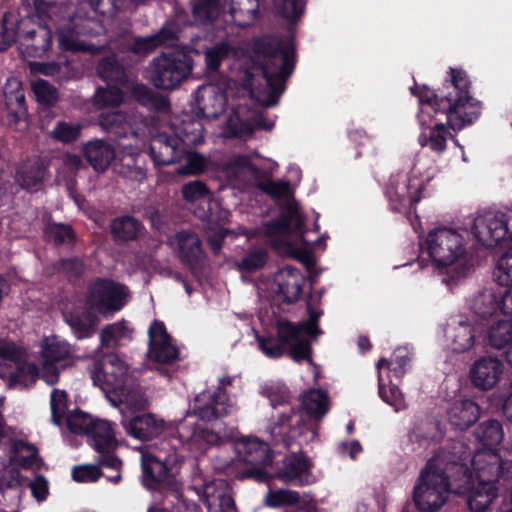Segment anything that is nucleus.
Returning a JSON list of instances; mask_svg holds the SVG:
<instances>
[{"mask_svg": "<svg viewBox=\"0 0 512 512\" xmlns=\"http://www.w3.org/2000/svg\"><path fill=\"white\" fill-rule=\"evenodd\" d=\"M268 260V253L264 248H255L248 251L237 263L242 272L252 273L262 269Z\"/></svg>", "mask_w": 512, "mask_h": 512, "instance_id": "49", "label": "nucleus"}, {"mask_svg": "<svg viewBox=\"0 0 512 512\" xmlns=\"http://www.w3.org/2000/svg\"><path fill=\"white\" fill-rule=\"evenodd\" d=\"M460 469L464 473V485L456 489L455 493L467 494V504L472 512H486L498 496L497 486L474 481L462 466Z\"/></svg>", "mask_w": 512, "mask_h": 512, "instance_id": "18", "label": "nucleus"}, {"mask_svg": "<svg viewBox=\"0 0 512 512\" xmlns=\"http://www.w3.org/2000/svg\"><path fill=\"white\" fill-rule=\"evenodd\" d=\"M84 153L87 161L97 172H104L115 159L113 146L99 139L87 143Z\"/></svg>", "mask_w": 512, "mask_h": 512, "instance_id": "32", "label": "nucleus"}, {"mask_svg": "<svg viewBox=\"0 0 512 512\" xmlns=\"http://www.w3.org/2000/svg\"><path fill=\"white\" fill-rule=\"evenodd\" d=\"M447 417L455 428L465 430L479 419L480 408L471 400L456 401L447 411Z\"/></svg>", "mask_w": 512, "mask_h": 512, "instance_id": "29", "label": "nucleus"}, {"mask_svg": "<svg viewBox=\"0 0 512 512\" xmlns=\"http://www.w3.org/2000/svg\"><path fill=\"white\" fill-rule=\"evenodd\" d=\"M12 369L8 364L0 362V378L9 388H29L41 378V368L27 359L15 364Z\"/></svg>", "mask_w": 512, "mask_h": 512, "instance_id": "22", "label": "nucleus"}, {"mask_svg": "<svg viewBox=\"0 0 512 512\" xmlns=\"http://www.w3.org/2000/svg\"><path fill=\"white\" fill-rule=\"evenodd\" d=\"M223 170L231 180H243L253 184L261 173L246 155H234L224 164Z\"/></svg>", "mask_w": 512, "mask_h": 512, "instance_id": "33", "label": "nucleus"}, {"mask_svg": "<svg viewBox=\"0 0 512 512\" xmlns=\"http://www.w3.org/2000/svg\"><path fill=\"white\" fill-rule=\"evenodd\" d=\"M319 314L312 312L304 323L293 324L288 321L278 322V335L283 342L291 346V358L294 361H312L311 340L321 333L318 328Z\"/></svg>", "mask_w": 512, "mask_h": 512, "instance_id": "9", "label": "nucleus"}, {"mask_svg": "<svg viewBox=\"0 0 512 512\" xmlns=\"http://www.w3.org/2000/svg\"><path fill=\"white\" fill-rule=\"evenodd\" d=\"M132 330L125 321L116 322L105 326L100 334L101 345L106 348H116L123 339H130Z\"/></svg>", "mask_w": 512, "mask_h": 512, "instance_id": "40", "label": "nucleus"}, {"mask_svg": "<svg viewBox=\"0 0 512 512\" xmlns=\"http://www.w3.org/2000/svg\"><path fill=\"white\" fill-rule=\"evenodd\" d=\"M110 43L122 52L131 51L137 55H146L156 48V41L152 36L132 40L128 35H124L122 36L119 45L113 40H111Z\"/></svg>", "mask_w": 512, "mask_h": 512, "instance_id": "46", "label": "nucleus"}, {"mask_svg": "<svg viewBox=\"0 0 512 512\" xmlns=\"http://www.w3.org/2000/svg\"><path fill=\"white\" fill-rule=\"evenodd\" d=\"M98 123L102 130L115 139L125 137L131 131L128 115L121 110L101 113Z\"/></svg>", "mask_w": 512, "mask_h": 512, "instance_id": "34", "label": "nucleus"}, {"mask_svg": "<svg viewBox=\"0 0 512 512\" xmlns=\"http://www.w3.org/2000/svg\"><path fill=\"white\" fill-rule=\"evenodd\" d=\"M133 97L142 105L155 109H163L167 106L164 97L154 92L143 84H137L132 89Z\"/></svg>", "mask_w": 512, "mask_h": 512, "instance_id": "51", "label": "nucleus"}, {"mask_svg": "<svg viewBox=\"0 0 512 512\" xmlns=\"http://www.w3.org/2000/svg\"><path fill=\"white\" fill-rule=\"evenodd\" d=\"M474 481L495 484L499 479L512 478V460H502L495 452L486 451L475 455L472 461Z\"/></svg>", "mask_w": 512, "mask_h": 512, "instance_id": "13", "label": "nucleus"}, {"mask_svg": "<svg viewBox=\"0 0 512 512\" xmlns=\"http://www.w3.org/2000/svg\"><path fill=\"white\" fill-rule=\"evenodd\" d=\"M16 452V461L23 468H38L40 458L37 449L23 441H18L14 445Z\"/></svg>", "mask_w": 512, "mask_h": 512, "instance_id": "56", "label": "nucleus"}, {"mask_svg": "<svg viewBox=\"0 0 512 512\" xmlns=\"http://www.w3.org/2000/svg\"><path fill=\"white\" fill-rule=\"evenodd\" d=\"M45 235L55 245H71L75 241L72 228L65 224H48L45 228Z\"/></svg>", "mask_w": 512, "mask_h": 512, "instance_id": "53", "label": "nucleus"}, {"mask_svg": "<svg viewBox=\"0 0 512 512\" xmlns=\"http://www.w3.org/2000/svg\"><path fill=\"white\" fill-rule=\"evenodd\" d=\"M48 164L41 158L29 159L15 173V182L27 191H37L48 175Z\"/></svg>", "mask_w": 512, "mask_h": 512, "instance_id": "25", "label": "nucleus"}, {"mask_svg": "<svg viewBox=\"0 0 512 512\" xmlns=\"http://www.w3.org/2000/svg\"><path fill=\"white\" fill-rule=\"evenodd\" d=\"M308 469L309 463L304 456L292 454L284 460L283 467L275 477L286 483L299 481L302 484V476Z\"/></svg>", "mask_w": 512, "mask_h": 512, "instance_id": "36", "label": "nucleus"}, {"mask_svg": "<svg viewBox=\"0 0 512 512\" xmlns=\"http://www.w3.org/2000/svg\"><path fill=\"white\" fill-rule=\"evenodd\" d=\"M253 132V126L240 119L237 111L231 113L226 121L225 125V136L227 137H247Z\"/></svg>", "mask_w": 512, "mask_h": 512, "instance_id": "63", "label": "nucleus"}, {"mask_svg": "<svg viewBox=\"0 0 512 512\" xmlns=\"http://www.w3.org/2000/svg\"><path fill=\"white\" fill-rule=\"evenodd\" d=\"M192 13L201 23L215 21L223 10L221 0H192Z\"/></svg>", "mask_w": 512, "mask_h": 512, "instance_id": "43", "label": "nucleus"}, {"mask_svg": "<svg viewBox=\"0 0 512 512\" xmlns=\"http://www.w3.org/2000/svg\"><path fill=\"white\" fill-rule=\"evenodd\" d=\"M128 368L115 354H109L93 364L92 379L105 391H117L127 383Z\"/></svg>", "mask_w": 512, "mask_h": 512, "instance_id": "15", "label": "nucleus"}, {"mask_svg": "<svg viewBox=\"0 0 512 512\" xmlns=\"http://www.w3.org/2000/svg\"><path fill=\"white\" fill-rule=\"evenodd\" d=\"M92 309L89 305L75 307L65 316L67 324L78 338L89 336L98 324L99 318Z\"/></svg>", "mask_w": 512, "mask_h": 512, "instance_id": "30", "label": "nucleus"}, {"mask_svg": "<svg viewBox=\"0 0 512 512\" xmlns=\"http://www.w3.org/2000/svg\"><path fill=\"white\" fill-rule=\"evenodd\" d=\"M126 430L133 437L148 441L158 437L164 431V421L152 414L139 415L129 421Z\"/></svg>", "mask_w": 512, "mask_h": 512, "instance_id": "26", "label": "nucleus"}, {"mask_svg": "<svg viewBox=\"0 0 512 512\" xmlns=\"http://www.w3.org/2000/svg\"><path fill=\"white\" fill-rule=\"evenodd\" d=\"M229 12L237 26H250L258 15L259 0H231Z\"/></svg>", "mask_w": 512, "mask_h": 512, "instance_id": "35", "label": "nucleus"}, {"mask_svg": "<svg viewBox=\"0 0 512 512\" xmlns=\"http://www.w3.org/2000/svg\"><path fill=\"white\" fill-rule=\"evenodd\" d=\"M176 433L190 450L198 452H203L208 446L221 442V437L216 432L197 424L190 418H185L178 424Z\"/></svg>", "mask_w": 512, "mask_h": 512, "instance_id": "19", "label": "nucleus"}, {"mask_svg": "<svg viewBox=\"0 0 512 512\" xmlns=\"http://www.w3.org/2000/svg\"><path fill=\"white\" fill-rule=\"evenodd\" d=\"M128 295L129 292L124 285L112 280L100 279L91 285L87 305L103 315H109L122 309Z\"/></svg>", "mask_w": 512, "mask_h": 512, "instance_id": "12", "label": "nucleus"}, {"mask_svg": "<svg viewBox=\"0 0 512 512\" xmlns=\"http://www.w3.org/2000/svg\"><path fill=\"white\" fill-rule=\"evenodd\" d=\"M32 90L36 96L37 101L45 106H53L59 99L57 88L46 80H35L32 83Z\"/></svg>", "mask_w": 512, "mask_h": 512, "instance_id": "58", "label": "nucleus"}, {"mask_svg": "<svg viewBox=\"0 0 512 512\" xmlns=\"http://www.w3.org/2000/svg\"><path fill=\"white\" fill-rule=\"evenodd\" d=\"M149 351L151 360L168 364L178 357L176 347L171 343L163 322L155 320L149 328Z\"/></svg>", "mask_w": 512, "mask_h": 512, "instance_id": "21", "label": "nucleus"}, {"mask_svg": "<svg viewBox=\"0 0 512 512\" xmlns=\"http://www.w3.org/2000/svg\"><path fill=\"white\" fill-rule=\"evenodd\" d=\"M64 421L72 433L88 435L96 420L87 413L76 410L69 412Z\"/></svg>", "mask_w": 512, "mask_h": 512, "instance_id": "55", "label": "nucleus"}, {"mask_svg": "<svg viewBox=\"0 0 512 512\" xmlns=\"http://www.w3.org/2000/svg\"><path fill=\"white\" fill-rule=\"evenodd\" d=\"M119 173L133 181H142L146 178V171L139 159L132 155L124 156L119 165Z\"/></svg>", "mask_w": 512, "mask_h": 512, "instance_id": "60", "label": "nucleus"}, {"mask_svg": "<svg viewBox=\"0 0 512 512\" xmlns=\"http://www.w3.org/2000/svg\"><path fill=\"white\" fill-rule=\"evenodd\" d=\"M51 30L40 24H32L30 20H20L19 48L29 57H42L51 47Z\"/></svg>", "mask_w": 512, "mask_h": 512, "instance_id": "16", "label": "nucleus"}, {"mask_svg": "<svg viewBox=\"0 0 512 512\" xmlns=\"http://www.w3.org/2000/svg\"><path fill=\"white\" fill-rule=\"evenodd\" d=\"M502 373L501 361L493 357H483L471 367L470 378L476 388L489 390L499 382Z\"/></svg>", "mask_w": 512, "mask_h": 512, "instance_id": "23", "label": "nucleus"}, {"mask_svg": "<svg viewBox=\"0 0 512 512\" xmlns=\"http://www.w3.org/2000/svg\"><path fill=\"white\" fill-rule=\"evenodd\" d=\"M229 407L228 395L218 387L213 393L203 392L195 397L193 413L199 419L211 422L227 415Z\"/></svg>", "mask_w": 512, "mask_h": 512, "instance_id": "20", "label": "nucleus"}, {"mask_svg": "<svg viewBox=\"0 0 512 512\" xmlns=\"http://www.w3.org/2000/svg\"><path fill=\"white\" fill-rule=\"evenodd\" d=\"M500 307L496 295L491 291L479 293L473 300L472 309L482 318L493 315Z\"/></svg>", "mask_w": 512, "mask_h": 512, "instance_id": "50", "label": "nucleus"}, {"mask_svg": "<svg viewBox=\"0 0 512 512\" xmlns=\"http://www.w3.org/2000/svg\"><path fill=\"white\" fill-rule=\"evenodd\" d=\"M229 82L223 79L217 83H208L198 88L196 94L197 115L208 120L217 119L226 109V89Z\"/></svg>", "mask_w": 512, "mask_h": 512, "instance_id": "14", "label": "nucleus"}, {"mask_svg": "<svg viewBox=\"0 0 512 512\" xmlns=\"http://www.w3.org/2000/svg\"><path fill=\"white\" fill-rule=\"evenodd\" d=\"M230 46L225 42H219L208 47L204 51V60L208 72L218 71L222 61L227 58Z\"/></svg>", "mask_w": 512, "mask_h": 512, "instance_id": "54", "label": "nucleus"}, {"mask_svg": "<svg viewBox=\"0 0 512 512\" xmlns=\"http://www.w3.org/2000/svg\"><path fill=\"white\" fill-rule=\"evenodd\" d=\"M178 139L160 134L150 143V154L157 165H170L179 159Z\"/></svg>", "mask_w": 512, "mask_h": 512, "instance_id": "31", "label": "nucleus"}, {"mask_svg": "<svg viewBox=\"0 0 512 512\" xmlns=\"http://www.w3.org/2000/svg\"><path fill=\"white\" fill-rule=\"evenodd\" d=\"M280 407L268 431L272 444L289 448L297 441L309 443L315 439L319 422L329 410V399L326 392L311 390L302 395L299 408L285 402Z\"/></svg>", "mask_w": 512, "mask_h": 512, "instance_id": "1", "label": "nucleus"}, {"mask_svg": "<svg viewBox=\"0 0 512 512\" xmlns=\"http://www.w3.org/2000/svg\"><path fill=\"white\" fill-rule=\"evenodd\" d=\"M20 20L11 12H5L0 23V51L6 50L19 37Z\"/></svg>", "mask_w": 512, "mask_h": 512, "instance_id": "48", "label": "nucleus"}, {"mask_svg": "<svg viewBox=\"0 0 512 512\" xmlns=\"http://www.w3.org/2000/svg\"><path fill=\"white\" fill-rule=\"evenodd\" d=\"M254 185L278 201L280 215L277 219L264 224V233L270 238L271 245L279 251L290 250L294 243L292 234H298L304 227V219L298 211L289 182L273 181L264 178L261 172Z\"/></svg>", "mask_w": 512, "mask_h": 512, "instance_id": "4", "label": "nucleus"}, {"mask_svg": "<svg viewBox=\"0 0 512 512\" xmlns=\"http://www.w3.org/2000/svg\"><path fill=\"white\" fill-rule=\"evenodd\" d=\"M462 442H453L428 460L413 489V501L421 512H435L447 501L451 486L447 471L464 459Z\"/></svg>", "mask_w": 512, "mask_h": 512, "instance_id": "3", "label": "nucleus"}, {"mask_svg": "<svg viewBox=\"0 0 512 512\" xmlns=\"http://www.w3.org/2000/svg\"><path fill=\"white\" fill-rule=\"evenodd\" d=\"M303 284L302 273L296 268L286 266L275 274L271 292L276 301L290 305L300 299Z\"/></svg>", "mask_w": 512, "mask_h": 512, "instance_id": "17", "label": "nucleus"}, {"mask_svg": "<svg viewBox=\"0 0 512 512\" xmlns=\"http://www.w3.org/2000/svg\"><path fill=\"white\" fill-rule=\"evenodd\" d=\"M109 227L112 240L118 245L137 240L144 229L138 219L129 215L114 218Z\"/></svg>", "mask_w": 512, "mask_h": 512, "instance_id": "27", "label": "nucleus"}, {"mask_svg": "<svg viewBox=\"0 0 512 512\" xmlns=\"http://www.w3.org/2000/svg\"><path fill=\"white\" fill-rule=\"evenodd\" d=\"M39 346L41 379L54 385L59 381L61 370L73 365L72 348L55 335L44 337Z\"/></svg>", "mask_w": 512, "mask_h": 512, "instance_id": "11", "label": "nucleus"}, {"mask_svg": "<svg viewBox=\"0 0 512 512\" xmlns=\"http://www.w3.org/2000/svg\"><path fill=\"white\" fill-rule=\"evenodd\" d=\"M258 344L261 351L268 357L278 358L282 356L286 351L291 357L290 344L283 342L278 334L277 339L272 337H258Z\"/></svg>", "mask_w": 512, "mask_h": 512, "instance_id": "61", "label": "nucleus"}, {"mask_svg": "<svg viewBox=\"0 0 512 512\" xmlns=\"http://www.w3.org/2000/svg\"><path fill=\"white\" fill-rule=\"evenodd\" d=\"M27 350L24 346L10 340L0 339L1 362L10 361L15 364L27 359Z\"/></svg>", "mask_w": 512, "mask_h": 512, "instance_id": "62", "label": "nucleus"}, {"mask_svg": "<svg viewBox=\"0 0 512 512\" xmlns=\"http://www.w3.org/2000/svg\"><path fill=\"white\" fill-rule=\"evenodd\" d=\"M450 338L454 352H465L474 344L475 334L473 327L467 322H459L452 328Z\"/></svg>", "mask_w": 512, "mask_h": 512, "instance_id": "39", "label": "nucleus"}, {"mask_svg": "<svg viewBox=\"0 0 512 512\" xmlns=\"http://www.w3.org/2000/svg\"><path fill=\"white\" fill-rule=\"evenodd\" d=\"M430 256L440 266L456 264L454 270L458 276H465L470 270L464 260L463 238L453 229L438 228L431 231L427 237Z\"/></svg>", "mask_w": 512, "mask_h": 512, "instance_id": "5", "label": "nucleus"}, {"mask_svg": "<svg viewBox=\"0 0 512 512\" xmlns=\"http://www.w3.org/2000/svg\"><path fill=\"white\" fill-rule=\"evenodd\" d=\"M486 235L485 241L488 245L499 243L508 234L507 222L505 215H494L486 220Z\"/></svg>", "mask_w": 512, "mask_h": 512, "instance_id": "52", "label": "nucleus"}, {"mask_svg": "<svg viewBox=\"0 0 512 512\" xmlns=\"http://www.w3.org/2000/svg\"><path fill=\"white\" fill-rule=\"evenodd\" d=\"M251 65L247 67L244 84L252 95L278 97L294 68L293 54L275 37L255 41Z\"/></svg>", "mask_w": 512, "mask_h": 512, "instance_id": "2", "label": "nucleus"}, {"mask_svg": "<svg viewBox=\"0 0 512 512\" xmlns=\"http://www.w3.org/2000/svg\"><path fill=\"white\" fill-rule=\"evenodd\" d=\"M512 343V320H499L488 331V344L495 349H502Z\"/></svg>", "mask_w": 512, "mask_h": 512, "instance_id": "42", "label": "nucleus"}, {"mask_svg": "<svg viewBox=\"0 0 512 512\" xmlns=\"http://www.w3.org/2000/svg\"><path fill=\"white\" fill-rule=\"evenodd\" d=\"M181 461V457L176 453L149 456L143 464V469L154 481L163 482L174 474V469Z\"/></svg>", "mask_w": 512, "mask_h": 512, "instance_id": "28", "label": "nucleus"}, {"mask_svg": "<svg viewBox=\"0 0 512 512\" xmlns=\"http://www.w3.org/2000/svg\"><path fill=\"white\" fill-rule=\"evenodd\" d=\"M447 135L445 125L440 123L430 129L429 134L421 135L419 141L422 146H428L434 151L442 152L446 148Z\"/></svg>", "mask_w": 512, "mask_h": 512, "instance_id": "57", "label": "nucleus"}, {"mask_svg": "<svg viewBox=\"0 0 512 512\" xmlns=\"http://www.w3.org/2000/svg\"><path fill=\"white\" fill-rule=\"evenodd\" d=\"M475 436L483 445L495 446L503 440L504 432L498 420L489 419L476 428Z\"/></svg>", "mask_w": 512, "mask_h": 512, "instance_id": "41", "label": "nucleus"}, {"mask_svg": "<svg viewBox=\"0 0 512 512\" xmlns=\"http://www.w3.org/2000/svg\"><path fill=\"white\" fill-rule=\"evenodd\" d=\"M243 460L256 467H265L272 462L268 445L259 440H248L242 448Z\"/></svg>", "mask_w": 512, "mask_h": 512, "instance_id": "37", "label": "nucleus"}, {"mask_svg": "<svg viewBox=\"0 0 512 512\" xmlns=\"http://www.w3.org/2000/svg\"><path fill=\"white\" fill-rule=\"evenodd\" d=\"M452 84L457 90L456 97H445L441 102H446L444 109L447 112V123L453 130H461L471 124L479 115L478 102L468 94L469 83L465 75L458 70H451Z\"/></svg>", "mask_w": 512, "mask_h": 512, "instance_id": "8", "label": "nucleus"}, {"mask_svg": "<svg viewBox=\"0 0 512 512\" xmlns=\"http://www.w3.org/2000/svg\"><path fill=\"white\" fill-rule=\"evenodd\" d=\"M183 502L196 512H236L232 491L223 480L206 483L201 488L188 487Z\"/></svg>", "mask_w": 512, "mask_h": 512, "instance_id": "7", "label": "nucleus"}, {"mask_svg": "<svg viewBox=\"0 0 512 512\" xmlns=\"http://www.w3.org/2000/svg\"><path fill=\"white\" fill-rule=\"evenodd\" d=\"M123 101L124 93L116 86L99 87L93 96V105L98 109L119 107Z\"/></svg>", "mask_w": 512, "mask_h": 512, "instance_id": "45", "label": "nucleus"}, {"mask_svg": "<svg viewBox=\"0 0 512 512\" xmlns=\"http://www.w3.org/2000/svg\"><path fill=\"white\" fill-rule=\"evenodd\" d=\"M177 255L180 260L190 268H195L204 258L201 241L192 230H182L173 237Z\"/></svg>", "mask_w": 512, "mask_h": 512, "instance_id": "24", "label": "nucleus"}, {"mask_svg": "<svg viewBox=\"0 0 512 512\" xmlns=\"http://www.w3.org/2000/svg\"><path fill=\"white\" fill-rule=\"evenodd\" d=\"M89 442L98 453L99 464L115 471V475H107V480L117 484L121 481L122 460L117 456L118 442L111 424L106 420L97 419L90 430Z\"/></svg>", "mask_w": 512, "mask_h": 512, "instance_id": "10", "label": "nucleus"}, {"mask_svg": "<svg viewBox=\"0 0 512 512\" xmlns=\"http://www.w3.org/2000/svg\"><path fill=\"white\" fill-rule=\"evenodd\" d=\"M92 9L103 16H114L118 11L128 10L145 0H89Z\"/></svg>", "mask_w": 512, "mask_h": 512, "instance_id": "47", "label": "nucleus"}, {"mask_svg": "<svg viewBox=\"0 0 512 512\" xmlns=\"http://www.w3.org/2000/svg\"><path fill=\"white\" fill-rule=\"evenodd\" d=\"M114 393L118 396V402L126 404L134 410H141L147 406V398L139 386L125 383Z\"/></svg>", "mask_w": 512, "mask_h": 512, "instance_id": "44", "label": "nucleus"}, {"mask_svg": "<svg viewBox=\"0 0 512 512\" xmlns=\"http://www.w3.org/2000/svg\"><path fill=\"white\" fill-rule=\"evenodd\" d=\"M193 64L191 52L162 53L150 63V81L157 88L173 89L190 75Z\"/></svg>", "mask_w": 512, "mask_h": 512, "instance_id": "6", "label": "nucleus"}, {"mask_svg": "<svg viewBox=\"0 0 512 512\" xmlns=\"http://www.w3.org/2000/svg\"><path fill=\"white\" fill-rule=\"evenodd\" d=\"M52 421L61 425L67 416V394L64 390L53 389L50 399Z\"/></svg>", "mask_w": 512, "mask_h": 512, "instance_id": "64", "label": "nucleus"}, {"mask_svg": "<svg viewBox=\"0 0 512 512\" xmlns=\"http://www.w3.org/2000/svg\"><path fill=\"white\" fill-rule=\"evenodd\" d=\"M299 502V493L288 489L270 490L265 497V503L270 507L293 506Z\"/></svg>", "mask_w": 512, "mask_h": 512, "instance_id": "59", "label": "nucleus"}, {"mask_svg": "<svg viewBox=\"0 0 512 512\" xmlns=\"http://www.w3.org/2000/svg\"><path fill=\"white\" fill-rule=\"evenodd\" d=\"M97 74L107 82H114L116 84L127 82L125 69L115 55L105 57L98 62Z\"/></svg>", "mask_w": 512, "mask_h": 512, "instance_id": "38", "label": "nucleus"}]
</instances>
